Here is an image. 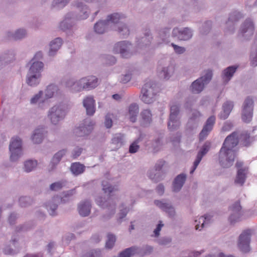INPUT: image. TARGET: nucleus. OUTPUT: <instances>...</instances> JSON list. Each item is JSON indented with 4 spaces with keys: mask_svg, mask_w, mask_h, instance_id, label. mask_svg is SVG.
<instances>
[{
    "mask_svg": "<svg viewBox=\"0 0 257 257\" xmlns=\"http://www.w3.org/2000/svg\"><path fill=\"white\" fill-rule=\"evenodd\" d=\"M238 143V136L236 132L232 133L225 139L219 153V163L223 168H228L233 164L236 156L233 149Z\"/></svg>",
    "mask_w": 257,
    "mask_h": 257,
    "instance_id": "f257e3e1",
    "label": "nucleus"
},
{
    "mask_svg": "<svg viewBox=\"0 0 257 257\" xmlns=\"http://www.w3.org/2000/svg\"><path fill=\"white\" fill-rule=\"evenodd\" d=\"M123 19L122 17L117 14L115 13L108 16L107 20L105 21H99L94 25V30L98 34H102L104 32L106 27L109 25L110 23L116 24V27L118 29V32L122 33L123 36H127L129 35L130 31L122 23L121 20Z\"/></svg>",
    "mask_w": 257,
    "mask_h": 257,
    "instance_id": "f03ea898",
    "label": "nucleus"
},
{
    "mask_svg": "<svg viewBox=\"0 0 257 257\" xmlns=\"http://www.w3.org/2000/svg\"><path fill=\"white\" fill-rule=\"evenodd\" d=\"M41 52H38L36 54L27 75V83L30 86H35L39 83V79L41 76V72L43 68V63L40 61H35V59L38 58H42Z\"/></svg>",
    "mask_w": 257,
    "mask_h": 257,
    "instance_id": "7ed1b4c3",
    "label": "nucleus"
},
{
    "mask_svg": "<svg viewBox=\"0 0 257 257\" xmlns=\"http://www.w3.org/2000/svg\"><path fill=\"white\" fill-rule=\"evenodd\" d=\"M97 78L94 76H90L81 79L79 81L73 83L72 85L68 84V86H73L75 91H80L83 89H90L97 85Z\"/></svg>",
    "mask_w": 257,
    "mask_h": 257,
    "instance_id": "20e7f679",
    "label": "nucleus"
},
{
    "mask_svg": "<svg viewBox=\"0 0 257 257\" xmlns=\"http://www.w3.org/2000/svg\"><path fill=\"white\" fill-rule=\"evenodd\" d=\"M156 84L151 82H147L143 87L141 91L142 100L146 103H152L155 99Z\"/></svg>",
    "mask_w": 257,
    "mask_h": 257,
    "instance_id": "39448f33",
    "label": "nucleus"
},
{
    "mask_svg": "<svg viewBox=\"0 0 257 257\" xmlns=\"http://www.w3.org/2000/svg\"><path fill=\"white\" fill-rule=\"evenodd\" d=\"M212 76V71L207 70L204 76L201 77L192 83L191 85L192 92L195 93L200 92L203 90L204 85L210 81Z\"/></svg>",
    "mask_w": 257,
    "mask_h": 257,
    "instance_id": "423d86ee",
    "label": "nucleus"
},
{
    "mask_svg": "<svg viewBox=\"0 0 257 257\" xmlns=\"http://www.w3.org/2000/svg\"><path fill=\"white\" fill-rule=\"evenodd\" d=\"M9 149L11 152L10 160L11 161H15L22 155V141L18 138H13L9 146Z\"/></svg>",
    "mask_w": 257,
    "mask_h": 257,
    "instance_id": "0eeeda50",
    "label": "nucleus"
},
{
    "mask_svg": "<svg viewBox=\"0 0 257 257\" xmlns=\"http://www.w3.org/2000/svg\"><path fill=\"white\" fill-rule=\"evenodd\" d=\"M251 231L249 229L244 230L239 235L238 246L243 252H247L249 251V243Z\"/></svg>",
    "mask_w": 257,
    "mask_h": 257,
    "instance_id": "6e6552de",
    "label": "nucleus"
},
{
    "mask_svg": "<svg viewBox=\"0 0 257 257\" xmlns=\"http://www.w3.org/2000/svg\"><path fill=\"white\" fill-rule=\"evenodd\" d=\"M65 114L64 110L61 108V106L56 105L50 110L48 117L53 124H56L64 118Z\"/></svg>",
    "mask_w": 257,
    "mask_h": 257,
    "instance_id": "1a4fd4ad",
    "label": "nucleus"
},
{
    "mask_svg": "<svg viewBox=\"0 0 257 257\" xmlns=\"http://www.w3.org/2000/svg\"><path fill=\"white\" fill-rule=\"evenodd\" d=\"M253 102L252 99L247 97L244 101L241 118L245 122H249L252 119Z\"/></svg>",
    "mask_w": 257,
    "mask_h": 257,
    "instance_id": "9d476101",
    "label": "nucleus"
},
{
    "mask_svg": "<svg viewBox=\"0 0 257 257\" xmlns=\"http://www.w3.org/2000/svg\"><path fill=\"white\" fill-rule=\"evenodd\" d=\"M179 110L177 105H173L171 106L170 120L168 124V128L170 130L176 129L180 125V122L177 119Z\"/></svg>",
    "mask_w": 257,
    "mask_h": 257,
    "instance_id": "9b49d317",
    "label": "nucleus"
},
{
    "mask_svg": "<svg viewBox=\"0 0 257 257\" xmlns=\"http://www.w3.org/2000/svg\"><path fill=\"white\" fill-rule=\"evenodd\" d=\"M235 166L238 169V171L235 182L236 183L242 185L245 180L246 173L248 168L246 167H242L243 163L241 162H237Z\"/></svg>",
    "mask_w": 257,
    "mask_h": 257,
    "instance_id": "f8f14e48",
    "label": "nucleus"
},
{
    "mask_svg": "<svg viewBox=\"0 0 257 257\" xmlns=\"http://www.w3.org/2000/svg\"><path fill=\"white\" fill-rule=\"evenodd\" d=\"M130 46L131 44L125 41L118 42L115 44L114 51L115 53H120L122 57L127 58L131 55L127 51L130 49Z\"/></svg>",
    "mask_w": 257,
    "mask_h": 257,
    "instance_id": "ddd939ff",
    "label": "nucleus"
},
{
    "mask_svg": "<svg viewBox=\"0 0 257 257\" xmlns=\"http://www.w3.org/2000/svg\"><path fill=\"white\" fill-rule=\"evenodd\" d=\"M215 121V117L214 116H211L207 119L205 125L199 134L200 140H203L208 136L209 132L212 130Z\"/></svg>",
    "mask_w": 257,
    "mask_h": 257,
    "instance_id": "4468645a",
    "label": "nucleus"
},
{
    "mask_svg": "<svg viewBox=\"0 0 257 257\" xmlns=\"http://www.w3.org/2000/svg\"><path fill=\"white\" fill-rule=\"evenodd\" d=\"M210 143L206 142L202 146L201 150L198 152L196 159L194 162V165L192 169L190 171V174H193L197 167L200 163L202 160V157L208 152L210 148Z\"/></svg>",
    "mask_w": 257,
    "mask_h": 257,
    "instance_id": "2eb2a0df",
    "label": "nucleus"
},
{
    "mask_svg": "<svg viewBox=\"0 0 257 257\" xmlns=\"http://www.w3.org/2000/svg\"><path fill=\"white\" fill-rule=\"evenodd\" d=\"M94 123L90 122V124L86 125L85 124L77 127L74 130V133L77 137H82L88 135L90 133L93 129Z\"/></svg>",
    "mask_w": 257,
    "mask_h": 257,
    "instance_id": "dca6fc26",
    "label": "nucleus"
},
{
    "mask_svg": "<svg viewBox=\"0 0 257 257\" xmlns=\"http://www.w3.org/2000/svg\"><path fill=\"white\" fill-rule=\"evenodd\" d=\"M94 103L92 97H87L83 100V106L86 108L87 114L92 115L95 112Z\"/></svg>",
    "mask_w": 257,
    "mask_h": 257,
    "instance_id": "f3484780",
    "label": "nucleus"
},
{
    "mask_svg": "<svg viewBox=\"0 0 257 257\" xmlns=\"http://www.w3.org/2000/svg\"><path fill=\"white\" fill-rule=\"evenodd\" d=\"M177 32H179L178 37L180 40H187L192 37V33L190 29L185 28L183 31L179 32L178 29H174L173 30V35L174 37L177 36Z\"/></svg>",
    "mask_w": 257,
    "mask_h": 257,
    "instance_id": "a211bd4d",
    "label": "nucleus"
},
{
    "mask_svg": "<svg viewBox=\"0 0 257 257\" xmlns=\"http://www.w3.org/2000/svg\"><path fill=\"white\" fill-rule=\"evenodd\" d=\"M253 30L254 27L252 22L250 20H247L242 26L241 33L243 36L246 37L248 35H252Z\"/></svg>",
    "mask_w": 257,
    "mask_h": 257,
    "instance_id": "6ab92c4d",
    "label": "nucleus"
},
{
    "mask_svg": "<svg viewBox=\"0 0 257 257\" xmlns=\"http://www.w3.org/2000/svg\"><path fill=\"white\" fill-rule=\"evenodd\" d=\"M186 180V175L180 174L175 179L173 185V190L175 192L179 191L182 187Z\"/></svg>",
    "mask_w": 257,
    "mask_h": 257,
    "instance_id": "aec40b11",
    "label": "nucleus"
},
{
    "mask_svg": "<svg viewBox=\"0 0 257 257\" xmlns=\"http://www.w3.org/2000/svg\"><path fill=\"white\" fill-rule=\"evenodd\" d=\"M233 107L232 102L226 101L223 105V111L219 114V118L222 119L227 118Z\"/></svg>",
    "mask_w": 257,
    "mask_h": 257,
    "instance_id": "412c9836",
    "label": "nucleus"
},
{
    "mask_svg": "<svg viewBox=\"0 0 257 257\" xmlns=\"http://www.w3.org/2000/svg\"><path fill=\"white\" fill-rule=\"evenodd\" d=\"M62 44V40L60 38L55 39L50 44V49L49 51V55L53 56L56 52L60 48Z\"/></svg>",
    "mask_w": 257,
    "mask_h": 257,
    "instance_id": "4be33fe9",
    "label": "nucleus"
},
{
    "mask_svg": "<svg viewBox=\"0 0 257 257\" xmlns=\"http://www.w3.org/2000/svg\"><path fill=\"white\" fill-rule=\"evenodd\" d=\"M210 220L208 216H201L198 218V220L195 221V227L196 230H201L205 225H207Z\"/></svg>",
    "mask_w": 257,
    "mask_h": 257,
    "instance_id": "5701e85b",
    "label": "nucleus"
},
{
    "mask_svg": "<svg viewBox=\"0 0 257 257\" xmlns=\"http://www.w3.org/2000/svg\"><path fill=\"white\" fill-rule=\"evenodd\" d=\"M65 153L66 151L61 150L55 154L50 163L51 167L49 169V171H52L55 168L56 165L59 163L62 156L65 154Z\"/></svg>",
    "mask_w": 257,
    "mask_h": 257,
    "instance_id": "b1692460",
    "label": "nucleus"
},
{
    "mask_svg": "<svg viewBox=\"0 0 257 257\" xmlns=\"http://www.w3.org/2000/svg\"><path fill=\"white\" fill-rule=\"evenodd\" d=\"M43 128L36 129L32 137V140L34 144H39L42 142L44 137Z\"/></svg>",
    "mask_w": 257,
    "mask_h": 257,
    "instance_id": "393cba45",
    "label": "nucleus"
},
{
    "mask_svg": "<svg viewBox=\"0 0 257 257\" xmlns=\"http://www.w3.org/2000/svg\"><path fill=\"white\" fill-rule=\"evenodd\" d=\"M141 117L143 123L144 125L150 124L152 120V114L149 109H144L141 113Z\"/></svg>",
    "mask_w": 257,
    "mask_h": 257,
    "instance_id": "a878e982",
    "label": "nucleus"
},
{
    "mask_svg": "<svg viewBox=\"0 0 257 257\" xmlns=\"http://www.w3.org/2000/svg\"><path fill=\"white\" fill-rule=\"evenodd\" d=\"M139 112V106L136 104H132L128 109L130 120L133 122L137 120V114Z\"/></svg>",
    "mask_w": 257,
    "mask_h": 257,
    "instance_id": "bb28decb",
    "label": "nucleus"
},
{
    "mask_svg": "<svg viewBox=\"0 0 257 257\" xmlns=\"http://www.w3.org/2000/svg\"><path fill=\"white\" fill-rule=\"evenodd\" d=\"M70 169L73 174L78 175L84 172L85 166L79 162H76L72 164Z\"/></svg>",
    "mask_w": 257,
    "mask_h": 257,
    "instance_id": "cd10ccee",
    "label": "nucleus"
},
{
    "mask_svg": "<svg viewBox=\"0 0 257 257\" xmlns=\"http://www.w3.org/2000/svg\"><path fill=\"white\" fill-rule=\"evenodd\" d=\"M236 69L237 67L235 66L227 67L223 72L222 78L227 81H229L236 71Z\"/></svg>",
    "mask_w": 257,
    "mask_h": 257,
    "instance_id": "c85d7f7f",
    "label": "nucleus"
},
{
    "mask_svg": "<svg viewBox=\"0 0 257 257\" xmlns=\"http://www.w3.org/2000/svg\"><path fill=\"white\" fill-rule=\"evenodd\" d=\"M76 7L80 11V14L78 16V19L79 20L85 19L88 17L87 8L85 6H83L81 3H77L76 4Z\"/></svg>",
    "mask_w": 257,
    "mask_h": 257,
    "instance_id": "c756f323",
    "label": "nucleus"
},
{
    "mask_svg": "<svg viewBox=\"0 0 257 257\" xmlns=\"http://www.w3.org/2000/svg\"><path fill=\"white\" fill-rule=\"evenodd\" d=\"M37 165L36 161L29 160L26 161L25 163L24 169L26 172H31L35 168Z\"/></svg>",
    "mask_w": 257,
    "mask_h": 257,
    "instance_id": "7c9ffc66",
    "label": "nucleus"
},
{
    "mask_svg": "<svg viewBox=\"0 0 257 257\" xmlns=\"http://www.w3.org/2000/svg\"><path fill=\"white\" fill-rule=\"evenodd\" d=\"M57 90V87L54 85H50L47 87L45 91V95L47 98L52 97L54 93Z\"/></svg>",
    "mask_w": 257,
    "mask_h": 257,
    "instance_id": "2f4dec72",
    "label": "nucleus"
},
{
    "mask_svg": "<svg viewBox=\"0 0 257 257\" xmlns=\"http://www.w3.org/2000/svg\"><path fill=\"white\" fill-rule=\"evenodd\" d=\"M65 181H61L52 183L50 188L52 191H58L61 189L65 186Z\"/></svg>",
    "mask_w": 257,
    "mask_h": 257,
    "instance_id": "473e14b6",
    "label": "nucleus"
},
{
    "mask_svg": "<svg viewBox=\"0 0 257 257\" xmlns=\"http://www.w3.org/2000/svg\"><path fill=\"white\" fill-rule=\"evenodd\" d=\"M116 238L115 237L112 235L109 234L107 235V240L106 242V247L108 248H111L114 244Z\"/></svg>",
    "mask_w": 257,
    "mask_h": 257,
    "instance_id": "72a5a7b5",
    "label": "nucleus"
},
{
    "mask_svg": "<svg viewBox=\"0 0 257 257\" xmlns=\"http://www.w3.org/2000/svg\"><path fill=\"white\" fill-rule=\"evenodd\" d=\"M91 207V204L90 200L85 199L82 200L78 206V209H89Z\"/></svg>",
    "mask_w": 257,
    "mask_h": 257,
    "instance_id": "f704fd0d",
    "label": "nucleus"
},
{
    "mask_svg": "<svg viewBox=\"0 0 257 257\" xmlns=\"http://www.w3.org/2000/svg\"><path fill=\"white\" fill-rule=\"evenodd\" d=\"M112 114L108 113L105 116V121H104V124L106 128H109L111 127L112 124Z\"/></svg>",
    "mask_w": 257,
    "mask_h": 257,
    "instance_id": "c9c22d12",
    "label": "nucleus"
},
{
    "mask_svg": "<svg viewBox=\"0 0 257 257\" xmlns=\"http://www.w3.org/2000/svg\"><path fill=\"white\" fill-rule=\"evenodd\" d=\"M26 34V31L23 29L18 30L13 36L14 40H18L24 38Z\"/></svg>",
    "mask_w": 257,
    "mask_h": 257,
    "instance_id": "e433bc0d",
    "label": "nucleus"
},
{
    "mask_svg": "<svg viewBox=\"0 0 257 257\" xmlns=\"http://www.w3.org/2000/svg\"><path fill=\"white\" fill-rule=\"evenodd\" d=\"M139 140H137L134 142L130 146L129 152L131 153H136L139 149V146L138 145Z\"/></svg>",
    "mask_w": 257,
    "mask_h": 257,
    "instance_id": "4c0bfd02",
    "label": "nucleus"
},
{
    "mask_svg": "<svg viewBox=\"0 0 257 257\" xmlns=\"http://www.w3.org/2000/svg\"><path fill=\"white\" fill-rule=\"evenodd\" d=\"M103 190L105 193H108L109 195L117 189L111 186L105 184V182H102Z\"/></svg>",
    "mask_w": 257,
    "mask_h": 257,
    "instance_id": "58836bf2",
    "label": "nucleus"
},
{
    "mask_svg": "<svg viewBox=\"0 0 257 257\" xmlns=\"http://www.w3.org/2000/svg\"><path fill=\"white\" fill-rule=\"evenodd\" d=\"M155 204L157 206L161 208V209H172L171 206H170L168 203L163 202L161 201L155 200Z\"/></svg>",
    "mask_w": 257,
    "mask_h": 257,
    "instance_id": "ea45409f",
    "label": "nucleus"
},
{
    "mask_svg": "<svg viewBox=\"0 0 257 257\" xmlns=\"http://www.w3.org/2000/svg\"><path fill=\"white\" fill-rule=\"evenodd\" d=\"M100 252L99 251L93 250L83 255L82 257H100Z\"/></svg>",
    "mask_w": 257,
    "mask_h": 257,
    "instance_id": "a19ab883",
    "label": "nucleus"
},
{
    "mask_svg": "<svg viewBox=\"0 0 257 257\" xmlns=\"http://www.w3.org/2000/svg\"><path fill=\"white\" fill-rule=\"evenodd\" d=\"M171 45L176 53L181 54L185 51V49L184 47L178 46L173 43H172Z\"/></svg>",
    "mask_w": 257,
    "mask_h": 257,
    "instance_id": "79ce46f5",
    "label": "nucleus"
},
{
    "mask_svg": "<svg viewBox=\"0 0 257 257\" xmlns=\"http://www.w3.org/2000/svg\"><path fill=\"white\" fill-rule=\"evenodd\" d=\"M164 226L162 221H160L159 223L157 226L156 228L154 230V233L155 236L157 237L160 234V231H161L162 227Z\"/></svg>",
    "mask_w": 257,
    "mask_h": 257,
    "instance_id": "37998d69",
    "label": "nucleus"
},
{
    "mask_svg": "<svg viewBox=\"0 0 257 257\" xmlns=\"http://www.w3.org/2000/svg\"><path fill=\"white\" fill-rule=\"evenodd\" d=\"M42 94V91H40L38 94L35 95L33 98H31V103L32 104L37 103L41 97Z\"/></svg>",
    "mask_w": 257,
    "mask_h": 257,
    "instance_id": "c03bdc74",
    "label": "nucleus"
},
{
    "mask_svg": "<svg viewBox=\"0 0 257 257\" xmlns=\"http://www.w3.org/2000/svg\"><path fill=\"white\" fill-rule=\"evenodd\" d=\"M82 151V148H76L72 153V156L73 158L75 159V158H77L78 156H79L81 155Z\"/></svg>",
    "mask_w": 257,
    "mask_h": 257,
    "instance_id": "a18cd8bd",
    "label": "nucleus"
},
{
    "mask_svg": "<svg viewBox=\"0 0 257 257\" xmlns=\"http://www.w3.org/2000/svg\"><path fill=\"white\" fill-rule=\"evenodd\" d=\"M233 126V124L231 122H226L224 123L222 127V131L224 132L229 131Z\"/></svg>",
    "mask_w": 257,
    "mask_h": 257,
    "instance_id": "49530a36",
    "label": "nucleus"
},
{
    "mask_svg": "<svg viewBox=\"0 0 257 257\" xmlns=\"http://www.w3.org/2000/svg\"><path fill=\"white\" fill-rule=\"evenodd\" d=\"M170 67L167 68H164L161 72V75H163L164 79H168L169 77L168 70Z\"/></svg>",
    "mask_w": 257,
    "mask_h": 257,
    "instance_id": "de8ad7c7",
    "label": "nucleus"
},
{
    "mask_svg": "<svg viewBox=\"0 0 257 257\" xmlns=\"http://www.w3.org/2000/svg\"><path fill=\"white\" fill-rule=\"evenodd\" d=\"M229 220L231 223L239 220V217L238 216V213L231 215L229 217Z\"/></svg>",
    "mask_w": 257,
    "mask_h": 257,
    "instance_id": "09e8293b",
    "label": "nucleus"
},
{
    "mask_svg": "<svg viewBox=\"0 0 257 257\" xmlns=\"http://www.w3.org/2000/svg\"><path fill=\"white\" fill-rule=\"evenodd\" d=\"M131 79V75L130 74H127L123 76L121 79V82L123 83H125L128 82Z\"/></svg>",
    "mask_w": 257,
    "mask_h": 257,
    "instance_id": "8fccbe9b",
    "label": "nucleus"
},
{
    "mask_svg": "<svg viewBox=\"0 0 257 257\" xmlns=\"http://www.w3.org/2000/svg\"><path fill=\"white\" fill-rule=\"evenodd\" d=\"M90 210H79V214L85 217L89 215Z\"/></svg>",
    "mask_w": 257,
    "mask_h": 257,
    "instance_id": "3c124183",
    "label": "nucleus"
},
{
    "mask_svg": "<svg viewBox=\"0 0 257 257\" xmlns=\"http://www.w3.org/2000/svg\"><path fill=\"white\" fill-rule=\"evenodd\" d=\"M156 191L159 195H162L164 192V187L163 185H159L157 188Z\"/></svg>",
    "mask_w": 257,
    "mask_h": 257,
    "instance_id": "603ef678",
    "label": "nucleus"
},
{
    "mask_svg": "<svg viewBox=\"0 0 257 257\" xmlns=\"http://www.w3.org/2000/svg\"><path fill=\"white\" fill-rule=\"evenodd\" d=\"M56 5H62L61 8H63L68 2L69 0H55Z\"/></svg>",
    "mask_w": 257,
    "mask_h": 257,
    "instance_id": "864d4df0",
    "label": "nucleus"
},
{
    "mask_svg": "<svg viewBox=\"0 0 257 257\" xmlns=\"http://www.w3.org/2000/svg\"><path fill=\"white\" fill-rule=\"evenodd\" d=\"M165 164V161L161 160L156 165V170H160Z\"/></svg>",
    "mask_w": 257,
    "mask_h": 257,
    "instance_id": "5fc2aeb1",
    "label": "nucleus"
},
{
    "mask_svg": "<svg viewBox=\"0 0 257 257\" xmlns=\"http://www.w3.org/2000/svg\"><path fill=\"white\" fill-rule=\"evenodd\" d=\"M146 37L142 38V41L144 43H145V45H147L149 44V43L150 42V41L149 40V38H147V37L149 36V35L148 34V33H146Z\"/></svg>",
    "mask_w": 257,
    "mask_h": 257,
    "instance_id": "6e6d98bb",
    "label": "nucleus"
},
{
    "mask_svg": "<svg viewBox=\"0 0 257 257\" xmlns=\"http://www.w3.org/2000/svg\"><path fill=\"white\" fill-rule=\"evenodd\" d=\"M240 15L239 13H238L236 15H234L233 16V15H231L229 18V20L233 21H237L238 19H239V17L238 16H240Z\"/></svg>",
    "mask_w": 257,
    "mask_h": 257,
    "instance_id": "4d7b16f0",
    "label": "nucleus"
},
{
    "mask_svg": "<svg viewBox=\"0 0 257 257\" xmlns=\"http://www.w3.org/2000/svg\"><path fill=\"white\" fill-rule=\"evenodd\" d=\"M16 219V215L11 214L9 218V221L10 224H13Z\"/></svg>",
    "mask_w": 257,
    "mask_h": 257,
    "instance_id": "13d9d810",
    "label": "nucleus"
},
{
    "mask_svg": "<svg viewBox=\"0 0 257 257\" xmlns=\"http://www.w3.org/2000/svg\"><path fill=\"white\" fill-rule=\"evenodd\" d=\"M201 254V252L196 251V252H191V254L189 255V257H196L200 255Z\"/></svg>",
    "mask_w": 257,
    "mask_h": 257,
    "instance_id": "bf43d9fd",
    "label": "nucleus"
},
{
    "mask_svg": "<svg viewBox=\"0 0 257 257\" xmlns=\"http://www.w3.org/2000/svg\"><path fill=\"white\" fill-rule=\"evenodd\" d=\"M240 208H241V206H240V202L239 201H237L236 202H235V206H234L233 209H240Z\"/></svg>",
    "mask_w": 257,
    "mask_h": 257,
    "instance_id": "052dcab7",
    "label": "nucleus"
},
{
    "mask_svg": "<svg viewBox=\"0 0 257 257\" xmlns=\"http://www.w3.org/2000/svg\"><path fill=\"white\" fill-rule=\"evenodd\" d=\"M112 98L115 100H119L120 99V96L119 94H115L112 95Z\"/></svg>",
    "mask_w": 257,
    "mask_h": 257,
    "instance_id": "680f3d73",
    "label": "nucleus"
},
{
    "mask_svg": "<svg viewBox=\"0 0 257 257\" xmlns=\"http://www.w3.org/2000/svg\"><path fill=\"white\" fill-rule=\"evenodd\" d=\"M4 251H5V253L6 254H11L12 253L13 250H11V249H7L6 248L5 249Z\"/></svg>",
    "mask_w": 257,
    "mask_h": 257,
    "instance_id": "e2e57ef3",
    "label": "nucleus"
},
{
    "mask_svg": "<svg viewBox=\"0 0 257 257\" xmlns=\"http://www.w3.org/2000/svg\"><path fill=\"white\" fill-rule=\"evenodd\" d=\"M110 58L111 59L112 62H108L107 63V64H109V65H111L112 64H114L116 62V59H115V58L114 57H111Z\"/></svg>",
    "mask_w": 257,
    "mask_h": 257,
    "instance_id": "0e129e2a",
    "label": "nucleus"
},
{
    "mask_svg": "<svg viewBox=\"0 0 257 257\" xmlns=\"http://www.w3.org/2000/svg\"><path fill=\"white\" fill-rule=\"evenodd\" d=\"M218 257H234L232 255H225L223 253H220L218 254Z\"/></svg>",
    "mask_w": 257,
    "mask_h": 257,
    "instance_id": "69168bd1",
    "label": "nucleus"
},
{
    "mask_svg": "<svg viewBox=\"0 0 257 257\" xmlns=\"http://www.w3.org/2000/svg\"><path fill=\"white\" fill-rule=\"evenodd\" d=\"M251 65L252 66H256L257 65V58H254V59L251 61Z\"/></svg>",
    "mask_w": 257,
    "mask_h": 257,
    "instance_id": "338daca9",
    "label": "nucleus"
},
{
    "mask_svg": "<svg viewBox=\"0 0 257 257\" xmlns=\"http://www.w3.org/2000/svg\"><path fill=\"white\" fill-rule=\"evenodd\" d=\"M51 212H49V214L50 215H51L52 216H54V215H55L56 214V210H54V209H52V210H50Z\"/></svg>",
    "mask_w": 257,
    "mask_h": 257,
    "instance_id": "774afa93",
    "label": "nucleus"
}]
</instances>
